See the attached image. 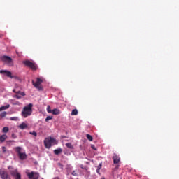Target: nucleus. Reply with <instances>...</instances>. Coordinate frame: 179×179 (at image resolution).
Masks as SVG:
<instances>
[{"label":"nucleus","instance_id":"nucleus-6","mask_svg":"<svg viewBox=\"0 0 179 179\" xmlns=\"http://www.w3.org/2000/svg\"><path fill=\"white\" fill-rule=\"evenodd\" d=\"M10 173L14 179H22V175L17 169L10 170Z\"/></svg>","mask_w":179,"mask_h":179},{"label":"nucleus","instance_id":"nucleus-26","mask_svg":"<svg viewBox=\"0 0 179 179\" xmlns=\"http://www.w3.org/2000/svg\"><path fill=\"white\" fill-rule=\"evenodd\" d=\"M66 146L69 148V149H72L73 148V146L71 143H66Z\"/></svg>","mask_w":179,"mask_h":179},{"label":"nucleus","instance_id":"nucleus-18","mask_svg":"<svg viewBox=\"0 0 179 179\" xmlns=\"http://www.w3.org/2000/svg\"><path fill=\"white\" fill-rule=\"evenodd\" d=\"M78 113V110L76 108V109H73L71 112V115H77Z\"/></svg>","mask_w":179,"mask_h":179},{"label":"nucleus","instance_id":"nucleus-32","mask_svg":"<svg viewBox=\"0 0 179 179\" xmlns=\"http://www.w3.org/2000/svg\"><path fill=\"white\" fill-rule=\"evenodd\" d=\"M101 167H102V163L99 164V165L98 166V168H97V169H101Z\"/></svg>","mask_w":179,"mask_h":179},{"label":"nucleus","instance_id":"nucleus-36","mask_svg":"<svg viewBox=\"0 0 179 179\" xmlns=\"http://www.w3.org/2000/svg\"><path fill=\"white\" fill-rule=\"evenodd\" d=\"M92 148L93 149H94V145H92Z\"/></svg>","mask_w":179,"mask_h":179},{"label":"nucleus","instance_id":"nucleus-25","mask_svg":"<svg viewBox=\"0 0 179 179\" xmlns=\"http://www.w3.org/2000/svg\"><path fill=\"white\" fill-rule=\"evenodd\" d=\"M15 98L17 99H22V96L20 94H17L14 96Z\"/></svg>","mask_w":179,"mask_h":179},{"label":"nucleus","instance_id":"nucleus-3","mask_svg":"<svg viewBox=\"0 0 179 179\" xmlns=\"http://www.w3.org/2000/svg\"><path fill=\"white\" fill-rule=\"evenodd\" d=\"M43 83V80L40 78H36V82H35L34 80H32V85L33 86L37 89L39 92L43 91V85H41Z\"/></svg>","mask_w":179,"mask_h":179},{"label":"nucleus","instance_id":"nucleus-2","mask_svg":"<svg viewBox=\"0 0 179 179\" xmlns=\"http://www.w3.org/2000/svg\"><path fill=\"white\" fill-rule=\"evenodd\" d=\"M57 143L58 142L56 141V139L52 137H48L44 140L45 147L48 149L51 148L52 145H57Z\"/></svg>","mask_w":179,"mask_h":179},{"label":"nucleus","instance_id":"nucleus-10","mask_svg":"<svg viewBox=\"0 0 179 179\" xmlns=\"http://www.w3.org/2000/svg\"><path fill=\"white\" fill-rule=\"evenodd\" d=\"M112 159L113 160V164H119L120 162V157L116 154H113V156Z\"/></svg>","mask_w":179,"mask_h":179},{"label":"nucleus","instance_id":"nucleus-16","mask_svg":"<svg viewBox=\"0 0 179 179\" xmlns=\"http://www.w3.org/2000/svg\"><path fill=\"white\" fill-rule=\"evenodd\" d=\"M62 150L61 148H58V149L54 150V153L56 155H59L60 153H62Z\"/></svg>","mask_w":179,"mask_h":179},{"label":"nucleus","instance_id":"nucleus-29","mask_svg":"<svg viewBox=\"0 0 179 179\" xmlns=\"http://www.w3.org/2000/svg\"><path fill=\"white\" fill-rule=\"evenodd\" d=\"M11 137H12L13 138H14V139L17 138V136H16V134H14V133H13V134H11Z\"/></svg>","mask_w":179,"mask_h":179},{"label":"nucleus","instance_id":"nucleus-20","mask_svg":"<svg viewBox=\"0 0 179 179\" xmlns=\"http://www.w3.org/2000/svg\"><path fill=\"white\" fill-rule=\"evenodd\" d=\"M86 137L87 138V139L90 141H93V138L92 136H91V134H87Z\"/></svg>","mask_w":179,"mask_h":179},{"label":"nucleus","instance_id":"nucleus-40","mask_svg":"<svg viewBox=\"0 0 179 179\" xmlns=\"http://www.w3.org/2000/svg\"><path fill=\"white\" fill-rule=\"evenodd\" d=\"M102 179H105V178H102Z\"/></svg>","mask_w":179,"mask_h":179},{"label":"nucleus","instance_id":"nucleus-12","mask_svg":"<svg viewBox=\"0 0 179 179\" xmlns=\"http://www.w3.org/2000/svg\"><path fill=\"white\" fill-rule=\"evenodd\" d=\"M18 127L20 129H28V124L26 122H22L21 123V124L18 126Z\"/></svg>","mask_w":179,"mask_h":179},{"label":"nucleus","instance_id":"nucleus-34","mask_svg":"<svg viewBox=\"0 0 179 179\" xmlns=\"http://www.w3.org/2000/svg\"><path fill=\"white\" fill-rule=\"evenodd\" d=\"M96 173H100V169H96Z\"/></svg>","mask_w":179,"mask_h":179},{"label":"nucleus","instance_id":"nucleus-7","mask_svg":"<svg viewBox=\"0 0 179 179\" xmlns=\"http://www.w3.org/2000/svg\"><path fill=\"white\" fill-rule=\"evenodd\" d=\"M29 179H38L40 175L37 172L31 171V173H27Z\"/></svg>","mask_w":179,"mask_h":179},{"label":"nucleus","instance_id":"nucleus-8","mask_svg":"<svg viewBox=\"0 0 179 179\" xmlns=\"http://www.w3.org/2000/svg\"><path fill=\"white\" fill-rule=\"evenodd\" d=\"M1 61H3V62H6L7 64H11L13 62V59L10 57L8 56H3L1 57Z\"/></svg>","mask_w":179,"mask_h":179},{"label":"nucleus","instance_id":"nucleus-21","mask_svg":"<svg viewBox=\"0 0 179 179\" xmlns=\"http://www.w3.org/2000/svg\"><path fill=\"white\" fill-rule=\"evenodd\" d=\"M7 115V113L6 111H3L2 112L1 114H0V117H5Z\"/></svg>","mask_w":179,"mask_h":179},{"label":"nucleus","instance_id":"nucleus-11","mask_svg":"<svg viewBox=\"0 0 179 179\" xmlns=\"http://www.w3.org/2000/svg\"><path fill=\"white\" fill-rule=\"evenodd\" d=\"M7 175H8V172H6L4 170L1 169L0 170V177L1 179H3V178H5L6 176H7Z\"/></svg>","mask_w":179,"mask_h":179},{"label":"nucleus","instance_id":"nucleus-23","mask_svg":"<svg viewBox=\"0 0 179 179\" xmlns=\"http://www.w3.org/2000/svg\"><path fill=\"white\" fill-rule=\"evenodd\" d=\"M52 119V116H48L45 119V121L47 122L50 120H51Z\"/></svg>","mask_w":179,"mask_h":179},{"label":"nucleus","instance_id":"nucleus-30","mask_svg":"<svg viewBox=\"0 0 179 179\" xmlns=\"http://www.w3.org/2000/svg\"><path fill=\"white\" fill-rule=\"evenodd\" d=\"M72 175L74 176H78V173L76 172V171H73L72 172Z\"/></svg>","mask_w":179,"mask_h":179},{"label":"nucleus","instance_id":"nucleus-9","mask_svg":"<svg viewBox=\"0 0 179 179\" xmlns=\"http://www.w3.org/2000/svg\"><path fill=\"white\" fill-rule=\"evenodd\" d=\"M0 73L2 75L5 74L8 78H10V79L13 78V76H12V73L7 70H0Z\"/></svg>","mask_w":179,"mask_h":179},{"label":"nucleus","instance_id":"nucleus-38","mask_svg":"<svg viewBox=\"0 0 179 179\" xmlns=\"http://www.w3.org/2000/svg\"><path fill=\"white\" fill-rule=\"evenodd\" d=\"M13 92H15V90H13Z\"/></svg>","mask_w":179,"mask_h":179},{"label":"nucleus","instance_id":"nucleus-39","mask_svg":"<svg viewBox=\"0 0 179 179\" xmlns=\"http://www.w3.org/2000/svg\"><path fill=\"white\" fill-rule=\"evenodd\" d=\"M10 142H15V141H10Z\"/></svg>","mask_w":179,"mask_h":179},{"label":"nucleus","instance_id":"nucleus-24","mask_svg":"<svg viewBox=\"0 0 179 179\" xmlns=\"http://www.w3.org/2000/svg\"><path fill=\"white\" fill-rule=\"evenodd\" d=\"M10 120L11 121H17L18 120V117H10Z\"/></svg>","mask_w":179,"mask_h":179},{"label":"nucleus","instance_id":"nucleus-19","mask_svg":"<svg viewBox=\"0 0 179 179\" xmlns=\"http://www.w3.org/2000/svg\"><path fill=\"white\" fill-rule=\"evenodd\" d=\"M29 134L33 135V136H34L35 137H37V136H38V133H36V131H30V132H29Z\"/></svg>","mask_w":179,"mask_h":179},{"label":"nucleus","instance_id":"nucleus-13","mask_svg":"<svg viewBox=\"0 0 179 179\" xmlns=\"http://www.w3.org/2000/svg\"><path fill=\"white\" fill-rule=\"evenodd\" d=\"M8 138L7 134H2L0 136V142L3 143Z\"/></svg>","mask_w":179,"mask_h":179},{"label":"nucleus","instance_id":"nucleus-33","mask_svg":"<svg viewBox=\"0 0 179 179\" xmlns=\"http://www.w3.org/2000/svg\"><path fill=\"white\" fill-rule=\"evenodd\" d=\"M20 96H25V93H24V92H21V93H20Z\"/></svg>","mask_w":179,"mask_h":179},{"label":"nucleus","instance_id":"nucleus-27","mask_svg":"<svg viewBox=\"0 0 179 179\" xmlns=\"http://www.w3.org/2000/svg\"><path fill=\"white\" fill-rule=\"evenodd\" d=\"M80 167L81 169H83L86 170V171L88 170V167H87V166L84 167V166H83V164H81V165L80 166Z\"/></svg>","mask_w":179,"mask_h":179},{"label":"nucleus","instance_id":"nucleus-28","mask_svg":"<svg viewBox=\"0 0 179 179\" xmlns=\"http://www.w3.org/2000/svg\"><path fill=\"white\" fill-rule=\"evenodd\" d=\"M2 179H11L10 176H9V174H8L7 176H6L4 178H3Z\"/></svg>","mask_w":179,"mask_h":179},{"label":"nucleus","instance_id":"nucleus-17","mask_svg":"<svg viewBox=\"0 0 179 179\" xmlns=\"http://www.w3.org/2000/svg\"><path fill=\"white\" fill-rule=\"evenodd\" d=\"M51 113H52V115H57L59 114V110L55 108L52 110Z\"/></svg>","mask_w":179,"mask_h":179},{"label":"nucleus","instance_id":"nucleus-5","mask_svg":"<svg viewBox=\"0 0 179 179\" xmlns=\"http://www.w3.org/2000/svg\"><path fill=\"white\" fill-rule=\"evenodd\" d=\"M22 63L26 66L31 68L32 70H37L38 69V66L35 63L30 62L29 60L23 61Z\"/></svg>","mask_w":179,"mask_h":179},{"label":"nucleus","instance_id":"nucleus-14","mask_svg":"<svg viewBox=\"0 0 179 179\" xmlns=\"http://www.w3.org/2000/svg\"><path fill=\"white\" fill-rule=\"evenodd\" d=\"M10 107V104H7V105H6V106H1V107H0V112H1V111H3V110H7V109H8Z\"/></svg>","mask_w":179,"mask_h":179},{"label":"nucleus","instance_id":"nucleus-35","mask_svg":"<svg viewBox=\"0 0 179 179\" xmlns=\"http://www.w3.org/2000/svg\"><path fill=\"white\" fill-rule=\"evenodd\" d=\"M53 179H59V177H55Z\"/></svg>","mask_w":179,"mask_h":179},{"label":"nucleus","instance_id":"nucleus-15","mask_svg":"<svg viewBox=\"0 0 179 179\" xmlns=\"http://www.w3.org/2000/svg\"><path fill=\"white\" fill-rule=\"evenodd\" d=\"M1 132L3 133V134L8 133L9 132V127H3V129L1 130Z\"/></svg>","mask_w":179,"mask_h":179},{"label":"nucleus","instance_id":"nucleus-37","mask_svg":"<svg viewBox=\"0 0 179 179\" xmlns=\"http://www.w3.org/2000/svg\"><path fill=\"white\" fill-rule=\"evenodd\" d=\"M86 164H90V162H86Z\"/></svg>","mask_w":179,"mask_h":179},{"label":"nucleus","instance_id":"nucleus-4","mask_svg":"<svg viewBox=\"0 0 179 179\" xmlns=\"http://www.w3.org/2000/svg\"><path fill=\"white\" fill-rule=\"evenodd\" d=\"M15 152L17 153V156L19 157L20 159L24 160L27 158L26 152H22V148L16 147Z\"/></svg>","mask_w":179,"mask_h":179},{"label":"nucleus","instance_id":"nucleus-31","mask_svg":"<svg viewBox=\"0 0 179 179\" xmlns=\"http://www.w3.org/2000/svg\"><path fill=\"white\" fill-rule=\"evenodd\" d=\"M2 151H3V152H6V147H2Z\"/></svg>","mask_w":179,"mask_h":179},{"label":"nucleus","instance_id":"nucleus-1","mask_svg":"<svg viewBox=\"0 0 179 179\" xmlns=\"http://www.w3.org/2000/svg\"><path fill=\"white\" fill-rule=\"evenodd\" d=\"M33 106L34 105L32 103H29L27 106H24L21 112L22 117L27 118L31 116L33 113Z\"/></svg>","mask_w":179,"mask_h":179},{"label":"nucleus","instance_id":"nucleus-22","mask_svg":"<svg viewBox=\"0 0 179 179\" xmlns=\"http://www.w3.org/2000/svg\"><path fill=\"white\" fill-rule=\"evenodd\" d=\"M47 112H48V113H52L51 106H50V105H48V106H47Z\"/></svg>","mask_w":179,"mask_h":179}]
</instances>
